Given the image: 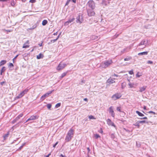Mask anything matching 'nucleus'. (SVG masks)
Returning <instances> with one entry per match:
<instances>
[{"label": "nucleus", "mask_w": 157, "mask_h": 157, "mask_svg": "<svg viewBox=\"0 0 157 157\" xmlns=\"http://www.w3.org/2000/svg\"><path fill=\"white\" fill-rule=\"evenodd\" d=\"M113 63L111 59L105 60L101 63L100 67L102 68H105L108 67Z\"/></svg>", "instance_id": "1"}, {"label": "nucleus", "mask_w": 157, "mask_h": 157, "mask_svg": "<svg viewBox=\"0 0 157 157\" xmlns=\"http://www.w3.org/2000/svg\"><path fill=\"white\" fill-rule=\"evenodd\" d=\"M74 133V130L72 128L69 131L65 139L66 142H69L71 140L73 137Z\"/></svg>", "instance_id": "2"}, {"label": "nucleus", "mask_w": 157, "mask_h": 157, "mask_svg": "<svg viewBox=\"0 0 157 157\" xmlns=\"http://www.w3.org/2000/svg\"><path fill=\"white\" fill-rule=\"evenodd\" d=\"M122 96V95L120 93H117L113 94L111 98L114 100L119 99Z\"/></svg>", "instance_id": "3"}, {"label": "nucleus", "mask_w": 157, "mask_h": 157, "mask_svg": "<svg viewBox=\"0 0 157 157\" xmlns=\"http://www.w3.org/2000/svg\"><path fill=\"white\" fill-rule=\"evenodd\" d=\"M29 90L25 89L21 92L16 97V99H19L22 97L25 94H26L28 92Z\"/></svg>", "instance_id": "4"}, {"label": "nucleus", "mask_w": 157, "mask_h": 157, "mask_svg": "<svg viewBox=\"0 0 157 157\" xmlns=\"http://www.w3.org/2000/svg\"><path fill=\"white\" fill-rule=\"evenodd\" d=\"M87 5L92 9H94L95 7V3L93 0L89 1L87 3Z\"/></svg>", "instance_id": "5"}, {"label": "nucleus", "mask_w": 157, "mask_h": 157, "mask_svg": "<svg viewBox=\"0 0 157 157\" xmlns=\"http://www.w3.org/2000/svg\"><path fill=\"white\" fill-rule=\"evenodd\" d=\"M75 18L74 17L70 16L68 21L65 22L64 23V25H68L70 23L73 22L75 20Z\"/></svg>", "instance_id": "6"}, {"label": "nucleus", "mask_w": 157, "mask_h": 157, "mask_svg": "<svg viewBox=\"0 0 157 157\" xmlns=\"http://www.w3.org/2000/svg\"><path fill=\"white\" fill-rule=\"evenodd\" d=\"M66 65L67 64L65 63L62 64L60 63L57 67V70L59 71L60 70L65 67Z\"/></svg>", "instance_id": "7"}, {"label": "nucleus", "mask_w": 157, "mask_h": 157, "mask_svg": "<svg viewBox=\"0 0 157 157\" xmlns=\"http://www.w3.org/2000/svg\"><path fill=\"white\" fill-rule=\"evenodd\" d=\"M94 9H88L87 10L88 15L89 16H92L94 15L95 13L93 11Z\"/></svg>", "instance_id": "8"}, {"label": "nucleus", "mask_w": 157, "mask_h": 157, "mask_svg": "<svg viewBox=\"0 0 157 157\" xmlns=\"http://www.w3.org/2000/svg\"><path fill=\"white\" fill-rule=\"evenodd\" d=\"M83 21L82 18V16L81 15H79L76 18V22L77 23L81 24Z\"/></svg>", "instance_id": "9"}, {"label": "nucleus", "mask_w": 157, "mask_h": 157, "mask_svg": "<svg viewBox=\"0 0 157 157\" xmlns=\"http://www.w3.org/2000/svg\"><path fill=\"white\" fill-rule=\"evenodd\" d=\"M146 40H143L138 45V46H140L141 45H144V46L143 47H141L139 48L140 49H143L145 47L146 45H145L146 44Z\"/></svg>", "instance_id": "10"}, {"label": "nucleus", "mask_w": 157, "mask_h": 157, "mask_svg": "<svg viewBox=\"0 0 157 157\" xmlns=\"http://www.w3.org/2000/svg\"><path fill=\"white\" fill-rule=\"evenodd\" d=\"M108 111L109 113L111 114V116L113 117H114L115 116V113L113 110V107H110Z\"/></svg>", "instance_id": "11"}, {"label": "nucleus", "mask_w": 157, "mask_h": 157, "mask_svg": "<svg viewBox=\"0 0 157 157\" xmlns=\"http://www.w3.org/2000/svg\"><path fill=\"white\" fill-rule=\"evenodd\" d=\"M107 122L108 124L109 125H111L112 126H113L114 127H116L115 125L114 124V123L111 121L110 119H108L107 120Z\"/></svg>", "instance_id": "12"}, {"label": "nucleus", "mask_w": 157, "mask_h": 157, "mask_svg": "<svg viewBox=\"0 0 157 157\" xmlns=\"http://www.w3.org/2000/svg\"><path fill=\"white\" fill-rule=\"evenodd\" d=\"M29 40H27L25 43L23 45V46L22 47L23 48H27L29 47V45H26V44H29Z\"/></svg>", "instance_id": "13"}, {"label": "nucleus", "mask_w": 157, "mask_h": 157, "mask_svg": "<svg viewBox=\"0 0 157 157\" xmlns=\"http://www.w3.org/2000/svg\"><path fill=\"white\" fill-rule=\"evenodd\" d=\"M38 116L36 115H33L31 116L29 118V120L30 121L31 120H34L36 119H37L38 118Z\"/></svg>", "instance_id": "14"}, {"label": "nucleus", "mask_w": 157, "mask_h": 157, "mask_svg": "<svg viewBox=\"0 0 157 157\" xmlns=\"http://www.w3.org/2000/svg\"><path fill=\"white\" fill-rule=\"evenodd\" d=\"M107 82L108 83H109V84H112L114 83L115 81L111 78H110L107 80Z\"/></svg>", "instance_id": "15"}, {"label": "nucleus", "mask_w": 157, "mask_h": 157, "mask_svg": "<svg viewBox=\"0 0 157 157\" xmlns=\"http://www.w3.org/2000/svg\"><path fill=\"white\" fill-rule=\"evenodd\" d=\"M146 88H147V86H144L142 87H140V88L139 91L141 92H142L144 91L145 90H146Z\"/></svg>", "instance_id": "16"}, {"label": "nucleus", "mask_w": 157, "mask_h": 157, "mask_svg": "<svg viewBox=\"0 0 157 157\" xmlns=\"http://www.w3.org/2000/svg\"><path fill=\"white\" fill-rule=\"evenodd\" d=\"M148 52H140L138 53V56L147 55L148 54Z\"/></svg>", "instance_id": "17"}, {"label": "nucleus", "mask_w": 157, "mask_h": 157, "mask_svg": "<svg viewBox=\"0 0 157 157\" xmlns=\"http://www.w3.org/2000/svg\"><path fill=\"white\" fill-rule=\"evenodd\" d=\"M6 70V68L5 67H3L0 70V75H2L3 73Z\"/></svg>", "instance_id": "18"}, {"label": "nucleus", "mask_w": 157, "mask_h": 157, "mask_svg": "<svg viewBox=\"0 0 157 157\" xmlns=\"http://www.w3.org/2000/svg\"><path fill=\"white\" fill-rule=\"evenodd\" d=\"M43 55L40 53L39 55L37 56L36 58L38 59H39L43 58Z\"/></svg>", "instance_id": "19"}, {"label": "nucleus", "mask_w": 157, "mask_h": 157, "mask_svg": "<svg viewBox=\"0 0 157 157\" xmlns=\"http://www.w3.org/2000/svg\"><path fill=\"white\" fill-rule=\"evenodd\" d=\"M23 115V114L22 113H21L16 117L15 119L17 121L20 118L22 117Z\"/></svg>", "instance_id": "20"}, {"label": "nucleus", "mask_w": 157, "mask_h": 157, "mask_svg": "<svg viewBox=\"0 0 157 157\" xmlns=\"http://www.w3.org/2000/svg\"><path fill=\"white\" fill-rule=\"evenodd\" d=\"M6 62L5 60H2L0 62V66L4 65Z\"/></svg>", "instance_id": "21"}, {"label": "nucleus", "mask_w": 157, "mask_h": 157, "mask_svg": "<svg viewBox=\"0 0 157 157\" xmlns=\"http://www.w3.org/2000/svg\"><path fill=\"white\" fill-rule=\"evenodd\" d=\"M136 113L140 116L143 117V116H144V115L143 113H141V112H140L139 111H136Z\"/></svg>", "instance_id": "22"}, {"label": "nucleus", "mask_w": 157, "mask_h": 157, "mask_svg": "<svg viewBox=\"0 0 157 157\" xmlns=\"http://www.w3.org/2000/svg\"><path fill=\"white\" fill-rule=\"evenodd\" d=\"M9 134V132H8L6 134H5L3 136V138H4V140H5L7 138Z\"/></svg>", "instance_id": "23"}, {"label": "nucleus", "mask_w": 157, "mask_h": 157, "mask_svg": "<svg viewBox=\"0 0 157 157\" xmlns=\"http://www.w3.org/2000/svg\"><path fill=\"white\" fill-rule=\"evenodd\" d=\"M37 26V25L36 24H35L32 27L28 29L29 30H33L34 29L36 28Z\"/></svg>", "instance_id": "24"}, {"label": "nucleus", "mask_w": 157, "mask_h": 157, "mask_svg": "<svg viewBox=\"0 0 157 157\" xmlns=\"http://www.w3.org/2000/svg\"><path fill=\"white\" fill-rule=\"evenodd\" d=\"M48 23V21L47 20H44L42 22V25L43 26L46 25Z\"/></svg>", "instance_id": "25"}, {"label": "nucleus", "mask_w": 157, "mask_h": 157, "mask_svg": "<svg viewBox=\"0 0 157 157\" xmlns=\"http://www.w3.org/2000/svg\"><path fill=\"white\" fill-rule=\"evenodd\" d=\"M110 136H111V137L112 139H113V140L114 141H115L116 138H115V134L114 133H112V134H111Z\"/></svg>", "instance_id": "26"}, {"label": "nucleus", "mask_w": 157, "mask_h": 157, "mask_svg": "<svg viewBox=\"0 0 157 157\" xmlns=\"http://www.w3.org/2000/svg\"><path fill=\"white\" fill-rule=\"evenodd\" d=\"M98 37L95 35H93L91 36V39L92 40H96L98 38Z\"/></svg>", "instance_id": "27"}, {"label": "nucleus", "mask_w": 157, "mask_h": 157, "mask_svg": "<svg viewBox=\"0 0 157 157\" xmlns=\"http://www.w3.org/2000/svg\"><path fill=\"white\" fill-rule=\"evenodd\" d=\"M26 143H23L21 146L17 150L18 151H20L21 150V149L23 147V146H25V145Z\"/></svg>", "instance_id": "28"}, {"label": "nucleus", "mask_w": 157, "mask_h": 157, "mask_svg": "<svg viewBox=\"0 0 157 157\" xmlns=\"http://www.w3.org/2000/svg\"><path fill=\"white\" fill-rule=\"evenodd\" d=\"M133 125L135 126H137L138 128H139L140 126V123L139 122V121H138L135 124H133Z\"/></svg>", "instance_id": "29"}, {"label": "nucleus", "mask_w": 157, "mask_h": 157, "mask_svg": "<svg viewBox=\"0 0 157 157\" xmlns=\"http://www.w3.org/2000/svg\"><path fill=\"white\" fill-rule=\"evenodd\" d=\"M15 3H16L13 0L11 1V2L10 4L12 6H14V5H15Z\"/></svg>", "instance_id": "30"}, {"label": "nucleus", "mask_w": 157, "mask_h": 157, "mask_svg": "<svg viewBox=\"0 0 157 157\" xmlns=\"http://www.w3.org/2000/svg\"><path fill=\"white\" fill-rule=\"evenodd\" d=\"M59 35L57 38L56 39H54V40H52L51 41V42H52V43H54L59 38Z\"/></svg>", "instance_id": "31"}, {"label": "nucleus", "mask_w": 157, "mask_h": 157, "mask_svg": "<svg viewBox=\"0 0 157 157\" xmlns=\"http://www.w3.org/2000/svg\"><path fill=\"white\" fill-rule=\"evenodd\" d=\"M132 57H127L124 59L125 61H128L131 59Z\"/></svg>", "instance_id": "32"}, {"label": "nucleus", "mask_w": 157, "mask_h": 157, "mask_svg": "<svg viewBox=\"0 0 157 157\" xmlns=\"http://www.w3.org/2000/svg\"><path fill=\"white\" fill-rule=\"evenodd\" d=\"M67 73L64 72L60 76V78H62L64 77L66 75Z\"/></svg>", "instance_id": "33"}, {"label": "nucleus", "mask_w": 157, "mask_h": 157, "mask_svg": "<svg viewBox=\"0 0 157 157\" xmlns=\"http://www.w3.org/2000/svg\"><path fill=\"white\" fill-rule=\"evenodd\" d=\"M61 105V103H59L55 105V107L56 108H58L59 107H60Z\"/></svg>", "instance_id": "34"}, {"label": "nucleus", "mask_w": 157, "mask_h": 157, "mask_svg": "<svg viewBox=\"0 0 157 157\" xmlns=\"http://www.w3.org/2000/svg\"><path fill=\"white\" fill-rule=\"evenodd\" d=\"M47 106L48 109H50L52 106V105L51 104H48L47 105Z\"/></svg>", "instance_id": "35"}, {"label": "nucleus", "mask_w": 157, "mask_h": 157, "mask_svg": "<svg viewBox=\"0 0 157 157\" xmlns=\"http://www.w3.org/2000/svg\"><path fill=\"white\" fill-rule=\"evenodd\" d=\"M139 121V122L140 123H145L146 122V123H148V122H146L145 121V120H143V121Z\"/></svg>", "instance_id": "36"}, {"label": "nucleus", "mask_w": 157, "mask_h": 157, "mask_svg": "<svg viewBox=\"0 0 157 157\" xmlns=\"http://www.w3.org/2000/svg\"><path fill=\"white\" fill-rule=\"evenodd\" d=\"M46 97L44 96V94L41 97L40 99L43 100Z\"/></svg>", "instance_id": "37"}, {"label": "nucleus", "mask_w": 157, "mask_h": 157, "mask_svg": "<svg viewBox=\"0 0 157 157\" xmlns=\"http://www.w3.org/2000/svg\"><path fill=\"white\" fill-rule=\"evenodd\" d=\"M46 97L44 96V94L41 97L40 99L43 100Z\"/></svg>", "instance_id": "38"}, {"label": "nucleus", "mask_w": 157, "mask_h": 157, "mask_svg": "<svg viewBox=\"0 0 157 157\" xmlns=\"http://www.w3.org/2000/svg\"><path fill=\"white\" fill-rule=\"evenodd\" d=\"M46 97L44 96V94L41 97L40 99L43 100Z\"/></svg>", "instance_id": "39"}, {"label": "nucleus", "mask_w": 157, "mask_h": 157, "mask_svg": "<svg viewBox=\"0 0 157 157\" xmlns=\"http://www.w3.org/2000/svg\"><path fill=\"white\" fill-rule=\"evenodd\" d=\"M89 118L90 119H95V118H94V117L92 115H90L89 116Z\"/></svg>", "instance_id": "40"}, {"label": "nucleus", "mask_w": 157, "mask_h": 157, "mask_svg": "<svg viewBox=\"0 0 157 157\" xmlns=\"http://www.w3.org/2000/svg\"><path fill=\"white\" fill-rule=\"evenodd\" d=\"M94 137L96 139H98V138L100 137V136L98 134H96L94 135Z\"/></svg>", "instance_id": "41"}, {"label": "nucleus", "mask_w": 157, "mask_h": 157, "mask_svg": "<svg viewBox=\"0 0 157 157\" xmlns=\"http://www.w3.org/2000/svg\"><path fill=\"white\" fill-rule=\"evenodd\" d=\"M6 82L5 81L1 82H0V84L2 86H3L6 85Z\"/></svg>", "instance_id": "42"}, {"label": "nucleus", "mask_w": 157, "mask_h": 157, "mask_svg": "<svg viewBox=\"0 0 157 157\" xmlns=\"http://www.w3.org/2000/svg\"><path fill=\"white\" fill-rule=\"evenodd\" d=\"M54 91V90H51V91H49L48 92L46 93L48 94V95H49V94H51L52 92H53Z\"/></svg>", "instance_id": "43"}, {"label": "nucleus", "mask_w": 157, "mask_h": 157, "mask_svg": "<svg viewBox=\"0 0 157 157\" xmlns=\"http://www.w3.org/2000/svg\"><path fill=\"white\" fill-rule=\"evenodd\" d=\"M147 63L148 64H152L153 63V61H151V60H148L147 61Z\"/></svg>", "instance_id": "44"}, {"label": "nucleus", "mask_w": 157, "mask_h": 157, "mask_svg": "<svg viewBox=\"0 0 157 157\" xmlns=\"http://www.w3.org/2000/svg\"><path fill=\"white\" fill-rule=\"evenodd\" d=\"M117 109L118 111H119L120 112H121V107H117Z\"/></svg>", "instance_id": "45"}, {"label": "nucleus", "mask_w": 157, "mask_h": 157, "mask_svg": "<svg viewBox=\"0 0 157 157\" xmlns=\"http://www.w3.org/2000/svg\"><path fill=\"white\" fill-rule=\"evenodd\" d=\"M19 56V55H16V56L13 59V63H14V60L16 59L17 58V57L18 56Z\"/></svg>", "instance_id": "46"}, {"label": "nucleus", "mask_w": 157, "mask_h": 157, "mask_svg": "<svg viewBox=\"0 0 157 157\" xmlns=\"http://www.w3.org/2000/svg\"><path fill=\"white\" fill-rule=\"evenodd\" d=\"M129 73L130 75H133V72L132 70H131L129 71Z\"/></svg>", "instance_id": "47"}, {"label": "nucleus", "mask_w": 157, "mask_h": 157, "mask_svg": "<svg viewBox=\"0 0 157 157\" xmlns=\"http://www.w3.org/2000/svg\"><path fill=\"white\" fill-rule=\"evenodd\" d=\"M17 121L15 119L12 121V123L13 124L15 123Z\"/></svg>", "instance_id": "48"}, {"label": "nucleus", "mask_w": 157, "mask_h": 157, "mask_svg": "<svg viewBox=\"0 0 157 157\" xmlns=\"http://www.w3.org/2000/svg\"><path fill=\"white\" fill-rule=\"evenodd\" d=\"M36 2V0H30L29 1L30 2L32 3H35Z\"/></svg>", "instance_id": "49"}, {"label": "nucleus", "mask_w": 157, "mask_h": 157, "mask_svg": "<svg viewBox=\"0 0 157 157\" xmlns=\"http://www.w3.org/2000/svg\"><path fill=\"white\" fill-rule=\"evenodd\" d=\"M9 66L10 67H13L14 65L12 63H10L9 65Z\"/></svg>", "instance_id": "50"}, {"label": "nucleus", "mask_w": 157, "mask_h": 157, "mask_svg": "<svg viewBox=\"0 0 157 157\" xmlns=\"http://www.w3.org/2000/svg\"><path fill=\"white\" fill-rule=\"evenodd\" d=\"M128 85L129 86L130 88H132L133 87V85L132 83H129L128 84Z\"/></svg>", "instance_id": "51"}, {"label": "nucleus", "mask_w": 157, "mask_h": 157, "mask_svg": "<svg viewBox=\"0 0 157 157\" xmlns=\"http://www.w3.org/2000/svg\"><path fill=\"white\" fill-rule=\"evenodd\" d=\"M71 0H67V1L65 5H67L71 1Z\"/></svg>", "instance_id": "52"}, {"label": "nucleus", "mask_w": 157, "mask_h": 157, "mask_svg": "<svg viewBox=\"0 0 157 157\" xmlns=\"http://www.w3.org/2000/svg\"><path fill=\"white\" fill-rule=\"evenodd\" d=\"M148 113H153L154 114H155V113L153 111H150L148 112Z\"/></svg>", "instance_id": "53"}, {"label": "nucleus", "mask_w": 157, "mask_h": 157, "mask_svg": "<svg viewBox=\"0 0 157 157\" xmlns=\"http://www.w3.org/2000/svg\"><path fill=\"white\" fill-rule=\"evenodd\" d=\"M141 75H139V72H138L137 74L136 75V76L137 77H140L141 76Z\"/></svg>", "instance_id": "54"}, {"label": "nucleus", "mask_w": 157, "mask_h": 157, "mask_svg": "<svg viewBox=\"0 0 157 157\" xmlns=\"http://www.w3.org/2000/svg\"><path fill=\"white\" fill-rule=\"evenodd\" d=\"M58 143V142H56L55 144H54L53 145V147H56V145Z\"/></svg>", "instance_id": "55"}, {"label": "nucleus", "mask_w": 157, "mask_h": 157, "mask_svg": "<svg viewBox=\"0 0 157 157\" xmlns=\"http://www.w3.org/2000/svg\"><path fill=\"white\" fill-rule=\"evenodd\" d=\"M83 100H84V101H87H87H88V99H87V98H84V99H83Z\"/></svg>", "instance_id": "56"}, {"label": "nucleus", "mask_w": 157, "mask_h": 157, "mask_svg": "<svg viewBox=\"0 0 157 157\" xmlns=\"http://www.w3.org/2000/svg\"><path fill=\"white\" fill-rule=\"evenodd\" d=\"M44 94V96H45L46 97H48V94H47V93H46V94Z\"/></svg>", "instance_id": "57"}, {"label": "nucleus", "mask_w": 157, "mask_h": 157, "mask_svg": "<svg viewBox=\"0 0 157 157\" xmlns=\"http://www.w3.org/2000/svg\"><path fill=\"white\" fill-rule=\"evenodd\" d=\"M87 150H88V152H89L90 151V149L89 147H87Z\"/></svg>", "instance_id": "58"}, {"label": "nucleus", "mask_w": 157, "mask_h": 157, "mask_svg": "<svg viewBox=\"0 0 157 157\" xmlns=\"http://www.w3.org/2000/svg\"><path fill=\"white\" fill-rule=\"evenodd\" d=\"M113 76H116V77H118V75H117V74H114L113 75Z\"/></svg>", "instance_id": "59"}, {"label": "nucleus", "mask_w": 157, "mask_h": 157, "mask_svg": "<svg viewBox=\"0 0 157 157\" xmlns=\"http://www.w3.org/2000/svg\"><path fill=\"white\" fill-rule=\"evenodd\" d=\"M42 43H43V42H42V43H41V44H38V45H39L40 46V47L42 46Z\"/></svg>", "instance_id": "60"}, {"label": "nucleus", "mask_w": 157, "mask_h": 157, "mask_svg": "<svg viewBox=\"0 0 157 157\" xmlns=\"http://www.w3.org/2000/svg\"><path fill=\"white\" fill-rule=\"evenodd\" d=\"M30 121V120H29V119H28L26 121H25V123H26L27 122H28V121Z\"/></svg>", "instance_id": "61"}, {"label": "nucleus", "mask_w": 157, "mask_h": 157, "mask_svg": "<svg viewBox=\"0 0 157 157\" xmlns=\"http://www.w3.org/2000/svg\"><path fill=\"white\" fill-rule=\"evenodd\" d=\"M72 2L74 3H75L76 2V0H72Z\"/></svg>", "instance_id": "62"}, {"label": "nucleus", "mask_w": 157, "mask_h": 157, "mask_svg": "<svg viewBox=\"0 0 157 157\" xmlns=\"http://www.w3.org/2000/svg\"><path fill=\"white\" fill-rule=\"evenodd\" d=\"M144 109H146V106H144Z\"/></svg>", "instance_id": "63"}, {"label": "nucleus", "mask_w": 157, "mask_h": 157, "mask_svg": "<svg viewBox=\"0 0 157 157\" xmlns=\"http://www.w3.org/2000/svg\"><path fill=\"white\" fill-rule=\"evenodd\" d=\"M57 32L56 33H54L53 34L54 35H57Z\"/></svg>", "instance_id": "64"}]
</instances>
